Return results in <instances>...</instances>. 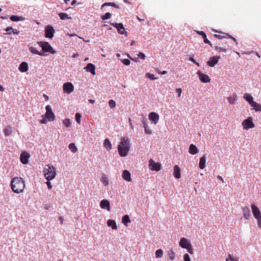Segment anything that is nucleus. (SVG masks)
I'll list each match as a JSON object with an SVG mask.
<instances>
[{"mask_svg": "<svg viewBox=\"0 0 261 261\" xmlns=\"http://www.w3.org/2000/svg\"><path fill=\"white\" fill-rule=\"evenodd\" d=\"M44 176L47 180L53 179L56 176L55 167L52 165H47L44 168Z\"/></svg>", "mask_w": 261, "mask_h": 261, "instance_id": "obj_2", "label": "nucleus"}, {"mask_svg": "<svg viewBox=\"0 0 261 261\" xmlns=\"http://www.w3.org/2000/svg\"><path fill=\"white\" fill-rule=\"evenodd\" d=\"M244 98L248 102V103L251 105L254 101L253 100V98L250 94L248 93H245L244 94L243 96Z\"/></svg>", "mask_w": 261, "mask_h": 261, "instance_id": "obj_25", "label": "nucleus"}, {"mask_svg": "<svg viewBox=\"0 0 261 261\" xmlns=\"http://www.w3.org/2000/svg\"><path fill=\"white\" fill-rule=\"evenodd\" d=\"M204 39V42L206 44H209L211 47H213L212 43L211 42L206 38V36H205V38H203Z\"/></svg>", "mask_w": 261, "mask_h": 261, "instance_id": "obj_56", "label": "nucleus"}, {"mask_svg": "<svg viewBox=\"0 0 261 261\" xmlns=\"http://www.w3.org/2000/svg\"><path fill=\"white\" fill-rule=\"evenodd\" d=\"M179 246L182 248L187 249L188 252L190 254H193V251L192 245L187 239L185 238H181L180 240Z\"/></svg>", "mask_w": 261, "mask_h": 261, "instance_id": "obj_5", "label": "nucleus"}, {"mask_svg": "<svg viewBox=\"0 0 261 261\" xmlns=\"http://www.w3.org/2000/svg\"><path fill=\"white\" fill-rule=\"evenodd\" d=\"M68 147L70 151L73 153L76 152L77 150L76 146L73 143H70L69 144Z\"/></svg>", "mask_w": 261, "mask_h": 261, "instance_id": "obj_32", "label": "nucleus"}, {"mask_svg": "<svg viewBox=\"0 0 261 261\" xmlns=\"http://www.w3.org/2000/svg\"><path fill=\"white\" fill-rule=\"evenodd\" d=\"M4 131L5 135L6 136H9L12 133V129L11 126H7L6 128H5Z\"/></svg>", "mask_w": 261, "mask_h": 261, "instance_id": "obj_33", "label": "nucleus"}, {"mask_svg": "<svg viewBox=\"0 0 261 261\" xmlns=\"http://www.w3.org/2000/svg\"><path fill=\"white\" fill-rule=\"evenodd\" d=\"M237 99L238 97L236 94H233L227 98L228 102L231 105L234 104Z\"/></svg>", "mask_w": 261, "mask_h": 261, "instance_id": "obj_28", "label": "nucleus"}, {"mask_svg": "<svg viewBox=\"0 0 261 261\" xmlns=\"http://www.w3.org/2000/svg\"><path fill=\"white\" fill-rule=\"evenodd\" d=\"M43 96L44 98H45V100L47 101L48 100V96L47 95H46L45 94H44Z\"/></svg>", "mask_w": 261, "mask_h": 261, "instance_id": "obj_64", "label": "nucleus"}, {"mask_svg": "<svg viewBox=\"0 0 261 261\" xmlns=\"http://www.w3.org/2000/svg\"><path fill=\"white\" fill-rule=\"evenodd\" d=\"M16 177L13 178L12 179L11 183V189L14 193H16V189H15L16 187L14 185V182H15V181L16 180Z\"/></svg>", "mask_w": 261, "mask_h": 261, "instance_id": "obj_39", "label": "nucleus"}, {"mask_svg": "<svg viewBox=\"0 0 261 261\" xmlns=\"http://www.w3.org/2000/svg\"><path fill=\"white\" fill-rule=\"evenodd\" d=\"M38 44L42 48V53H50V54H55L57 53L47 42L40 41L38 42Z\"/></svg>", "mask_w": 261, "mask_h": 261, "instance_id": "obj_3", "label": "nucleus"}, {"mask_svg": "<svg viewBox=\"0 0 261 261\" xmlns=\"http://www.w3.org/2000/svg\"><path fill=\"white\" fill-rule=\"evenodd\" d=\"M25 188L24 181L21 177H17V193L22 192Z\"/></svg>", "mask_w": 261, "mask_h": 261, "instance_id": "obj_15", "label": "nucleus"}, {"mask_svg": "<svg viewBox=\"0 0 261 261\" xmlns=\"http://www.w3.org/2000/svg\"><path fill=\"white\" fill-rule=\"evenodd\" d=\"M29 50L33 54L38 55L41 56H44V54L41 51H38L36 47L31 46L29 47Z\"/></svg>", "mask_w": 261, "mask_h": 261, "instance_id": "obj_27", "label": "nucleus"}, {"mask_svg": "<svg viewBox=\"0 0 261 261\" xmlns=\"http://www.w3.org/2000/svg\"><path fill=\"white\" fill-rule=\"evenodd\" d=\"M75 120L76 121V122L78 123V124H80L81 123V115L79 113H76L75 114Z\"/></svg>", "mask_w": 261, "mask_h": 261, "instance_id": "obj_44", "label": "nucleus"}, {"mask_svg": "<svg viewBox=\"0 0 261 261\" xmlns=\"http://www.w3.org/2000/svg\"><path fill=\"white\" fill-rule=\"evenodd\" d=\"M197 74L201 82L206 83H209L211 81V79L207 74L203 73L200 71H197Z\"/></svg>", "mask_w": 261, "mask_h": 261, "instance_id": "obj_13", "label": "nucleus"}, {"mask_svg": "<svg viewBox=\"0 0 261 261\" xmlns=\"http://www.w3.org/2000/svg\"><path fill=\"white\" fill-rule=\"evenodd\" d=\"M18 69L22 72H27L29 69L28 63L25 62H22L19 65Z\"/></svg>", "mask_w": 261, "mask_h": 261, "instance_id": "obj_20", "label": "nucleus"}, {"mask_svg": "<svg viewBox=\"0 0 261 261\" xmlns=\"http://www.w3.org/2000/svg\"><path fill=\"white\" fill-rule=\"evenodd\" d=\"M128 122H129V125L130 126L131 129H134V126H133V125L132 124V120H131L130 118H128Z\"/></svg>", "mask_w": 261, "mask_h": 261, "instance_id": "obj_61", "label": "nucleus"}, {"mask_svg": "<svg viewBox=\"0 0 261 261\" xmlns=\"http://www.w3.org/2000/svg\"><path fill=\"white\" fill-rule=\"evenodd\" d=\"M205 163H206V156L205 155H203L202 157L200 158L199 167L201 169H203L205 167Z\"/></svg>", "mask_w": 261, "mask_h": 261, "instance_id": "obj_23", "label": "nucleus"}, {"mask_svg": "<svg viewBox=\"0 0 261 261\" xmlns=\"http://www.w3.org/2000/svg\"><path fill=\"white\" fill-rule=\"evenodd\" d=\"M214 37L218 39H222L223 38H226V37L224 36H221L220 35L215 34L214 35Z\"/></svg>", "mask_w": 261, "mask_h": 261, "instance_id": "obj_55", "label": "nucleus"}, {"mask_svg": "<svg viewBox=\"0 0 261 261\" xmlns=\"http://www.w3.org/2000/svg\"><path fill=\"white\" fill-rule=\"evenodd\" d=\"M50 180H47L46 182V184L47 186V188L48 189H51L52 188V186H51V182L49 181Z\"/></svg>", "mask_w": 261, "mask_h": 261, "instance_id": "obj_58", "label": "nucleus"}, {"mask_svg": "<svg viewBox=\"0 0 261 261\" xmlns=\"http://www.w3.org/2000/svg\"><path fill=\"white\" fill-rule=\"evenodd\" d=\"M84 69L87 72H90L93 75L95 74V66L92 63H88L87 66L84 67Z\"/></svg>", "mask_w": 261, "mask_h": 261, "instance_id": "obj_18", "label": "nucleus"}, {"mask_svg": "<svg viewBox=\"0 0 261 261\" xmlns=\"http://www.w3.org/2000/svg\"><path fill=\"white\" fill-rule=\"evenodd\" d=\"M63 88L64 92L67 94H70L74 90L73 85L72 83L69 82L64 83L63 86Z\"/></svg>", "mask_w": 261, "mask_h": 261, "instance_id": "obj_11", "label": "nucleus"}, {"mask_svg": "<svg viewBox=\"0 0 261 261\" xmlns=\"http://www.w3.org/2000/svg\"><path fill=\"white\" fill-rule=\"evenodd\" d=\"M100 206L102 209H106L108 211H110V204L109 201L106 199L102 200L100 202Z\"/></svg>", "mask_w": 261, "mask_h": 261, "instance_id": "obj_17", "label": "nucleus"}, {"mask_svg": "<svg viewBox=\"0 0 261 261\" xmlns=\"http://www.w3.org/2000/svg\"><path fill=\"white\" fill-rule=\"evenodd\" d=\"M217 178H218L219 179H220V180H221L223 183H224V179H223V177H222L221 176H220V175H218V176H217Z\"/></svg>", "mask_w": 261, "mask_h": 261, "instance_id": "obj_63", "label": "nucleus"}, {"mask_svg": "<svg viewBox=\"0 0 261 261\" xmlns=\"http://www.w3.org/2000/svg\"><path fill=\"white\" fill-rule=\"evenodd\" d=\"M243 214L244 217L246 219H248L250 216V208L248 206H245L243 208Z\"/></svg>", "mask_w": 261, "mask_h": 261, "instance_id": "obj_22", "label": "nucleus"}, {"mask_svg": "<svg viewBox=\"0 0 261 261\" xmlns=\"http://www.w3.org/2000/svg\"><path fill=\"white\" fill-rule=\"evenodd\" d=\"M130 148V143L128 138L122 137L121 139L120 144L118 146V151L119 155L122 157L127 155Z\"/></svg>", "mask_w": 261, "mask_h": 261, "instance_id": "obj_1", "label": "nucleus"}, {"mask_svg": "<svg viewBox=\"0 0 261 261\" xmlns=\"http://www.w3.org/2000/svg\"><path fill=\"white\" fill-rule=\"evenodd\" d=\"M30 158V154L27 151H23L20 156V161L24 165L28 163L29 159Z\"/></svg>", "mask_w": 261, "mask_h": 261, "instance_id": "obj_12", "label": "nucleus"}, {"mask_svg": "<svg viewBox=\"0 0 261 261\" xmlns=\"http://www.w3.org/2000/svg\"><path fill=\"white\" fill-rule=\"evenodd\" d=\"M121 61L125 65H129L130 63V61L127 59L121 60Z\"/></svg>", "mask_w": 261, "mask_h": 261, "instance_id": "obj_51", "label": "nucleus"}, {"mask_svg": "<svg viewBox=\"0 0 261 261\" xmlns=\"http://www.w3.org/2000/svg\"><path fill=\"white\" fill-rule=\"evenodd\" d=\"M63 124L64 125L67 127H70L71 125V122L69 119H65L63 121Z\"/></svg>", "mask_w": 261, "mask_h": 261, "instance_id": "obj_38", "label": "nucleus"}, {"mask_svg": "<svg viewBox=\"0 0 261 261\" xmlns=\"http://www.w3.org/2000/svg\"><path fill=\"white\" fill-rule=\"evenodd\" d=\"M168 255L170 260H173L175 259V255L173 251L170 250L168 252Z\"/></svg>", "mask_w": 261, "mask_h": 261, "instance_id": "obj_40", "label": "nucleus"}, {"mask_svg": "<svg viewBox=\"0 0 261 261\" xmlns=\"http://www.w3.org/2000/svg\"><path fill=\"white\" fill-rule=\"evenodd\" d=\"M149 168L153 171H159L161 170V164L155 163L153 160L150 159L149 161Z\"/></svg>", "mask_w": 261, "mask_h": 261, "instance_id": "obj_10", "label": "nucleus"}, {"mask_svg": "<svg viewBox=\"0 0 261 261\" xmlns=\"http://www.w3.org/2000/svg\"><path fill=\"white\" fill-rule=\"evenodd\" d=\"M197 34H198V35H201L202 38H205V36H206L205 33L202 31H197L196 32Z\"/></svg>", "mask_w": 261, "mask_h": 261, "instance_id": "obj_54", "label": "nucleus"}, {"mask_svg": "<svg viewBox=\"0 0 261 261\" xmlns=\"http://www.w3.org/2000/svg\"><path fill=\"white\" fill-rule=\"evenodd\" d=\"M11 20L16 21V15H13L10 17Z\"/></svg>", "mask_w": 261, "mask_h": 261, "instance_id": "obj_62", "label": "nucleus"}, {"mask_svg": "<svg viewBox=\"0 0 261 261\" xmlns=\"http://www.w3.org/2000/svg\"><path fill=\"white\" fill-rule=\"evenodd\" d=\"M122 222L124 225L127 226V224L130 222V220L128 215H124L122 218Z\"/></svg>", "mask_w": 261, "mask_h": 261, "instance_id": "obj_31", "label": "nucleus"}, {"mask_svg": "<svg viewBox=\"0 0 261 261\" xmlns=\"http://www.w3.org/2000/svg\"><path fill=\"white\" fill-rule=\"evenodd\" d=\"M107 225L109 227H111L113 229H117V226L115 221L113 220H109L107 221Z\"/></svg>", "mask_w": 261, "mask_h": 261, "instance_id": "obj_30", "label": "nucleus"}, {"mask_svg": "<svg viewBox=\"0 0 261 261\" xmlns=\"http://www.w3.org/2000/svg\"><path fill=\"white\" fill-rule=\"evenodd\" d=\"M26 18L22 16H17V21H22L25 20Z\"/></svg>", "mask_w": 261, "mask_h": 261, "instance_id": "obj_59", "label": "nucleus"}, {"mask_svg": "<svg viewBox=\"0 0 261 261\" xmlns=\"http://www.w3.org/2000/svg\"><path fill=\"white\" fill-rule=\"evenodd\" d=\"M47 118L46 117L45 118H43L42 120H40V122L42 124H45L47 123V120H46Z\"/></svg>", "mask_w": 261, "mask_h": 261, "instance_id": "obj_60", "label": "nucleus"}, {"mask_svg": "<svg viewBox=\"0 0 261 261\" xmlns=\"http://www.w3.org/2000/svg\"><path fill=\"white\" fill-rule=\"evenodd\" d=\"M46 113L45 117L48 119L49 121H53L55 120V116L54 113L53 112L51 108L49 105H47L45 107Z\"/></svg>", "mask_w": 261, "mask_h": 261, "instance_id": "obj_8", "label": "nucleus"}, {"mask_svg": "<svg viewBox=\"0 0 261 261\" xmlns=\"http://www.w3.org/2000/svg\"><path fill=\"white\" fill-rule=\"evenodd\" d=\"M184 261H191L190 256L188 254H185L184 256Z\"/></svg>", "mask_w": 261, "mask_h": 261, "instance_id": "obj_53", "label": "nucleus"}, {"mask_svg": "<svg viewBox=\"0 0 261 261\" xmlns=\"http://www.w3.org/2000/svg\"><path fill=\"white\" fill-rule=\"evenodd\" d=\"M112 16L111 13L109 12L106 13L104 15L101 16V19L102 20H106L109 19Z\"/></svg>", "mask_w": 261, "mask_h": 261, "instance_id": "obj_42", "label": "nucleus"}, {"mask_svg": "<svg viewBox=\"0 0 261 261\" xmlns=\"http://www.w3.org/2000/svg\"><path fill=\"white\" fill-rule=\"evenodd\" d=\"M146 76L150 80H155L156 79V77H155L154 76V75L152 74V73H146Z\"/></svg>", "mask_w": 261, "mask_h": 261, "instance_id": "obj_46", "label": "nucleus"}, {"mask_svg": "<svg viewBox=\"0 0 261 261\" xmlns=\"http://www.w3.org/2000/svg\"><path fill=\"white\" fill-rule=\"evenodd\" d=\"M149 119L154 124H156L159 120V115L155 112H150L148 115Z\"/></svg>", "mask_w": 261, "mask_h": 261, "instance_id": "obj_14", "label": "nucleus"}, {"mask_svg": "<svg viewBox=\"0 0 261 261\" xmlns=\"http://www.w3.org/2000/svg\"><path fill=\"white\" fill-rule=\"evenodd\" d=\"M144 131H145V133L146 134H148V135H151L152 134V131L149 128V126L148 125L146 126L145 127H144Z\"/></svg>", "mask_w": 261, "mask_h": 261, "instance_id": "obj_48", "label": "nucleus"}, {"mask_svg": "<svg viewBox=\"0 0 261 261\" xmlns=\"http://www.w3.org/2000/svg\"><path fill=\"white\" fill-rule=\"evenodd\" d=\"M189 60L192 62L193 63L195 64L198 66H199V63L197 62L194 59V55H190L189 57Z\"/></svg>", "mask_w": 261, "mask_h": 261, "instance_id": "obj_49", "label": "nucleus"}, {"mask_svg": "<svg viewBox=\"0 0 261 261\" xmlns=\"http://www.w3.org/2000/svg\"><path fill=\"white\" fill-rule=\"evenodd\" d=\"M215 49L216 50L219 51V52L226 53L227 51V50L226 48H225L224 47H219L218 46H215Z\"/></svg>", "mask_w": 261, "mask_h": 261, "instance_id": "obj_41", "label": "nucleus"}, {"mask_svg": "<svg viewBox=\"0 0 261 261\" xmlns=\"http://www.w3.org/2000/svg\"><path fill=\"white\" fill-rule=\"evenodd\" d=\"M138 57L139 58L144 60L145 58V55L144 53L142 52H139V53L138 54Z\"/></svg>", "mask_w": 261, "mask_h": 261, "instance_id": "obj_52", "label": "nucleus"}, {"mask_svg": "<svg viewBox=\"0 0 261 261\" xmlns=\"http://www.w3.org/2000/svg\"><path fill=\"white\" fill-rule=\"evenodd\" d=\"M220 58V57L217 56L211 57L207 62V64L210 67H214L218 63Z\"/></svg>", "mask_w": 261, "mask_h": 261, "instance_id": "obj_16", "label": "nucleus"}, {"mask_svg": "<svg viewBox=\"0 0 261 261\" xmlns=\"http://www.w3.org/2000/svg\"><path fill=\"white\" fill-rule=\"evenodd\" d=\"M239 261V260L231 255V254H229L228 257L226 259V261Z\"/></svg>", "mask_w": 261, "mask_h": 261, "instance_id": "obj_43", "label": "nucleus"}, {"mask_svg": "<svg viewBox=\"0 0 261 261\" xmlns=\"http://www.w3.org/2000/svg\"><path fill=\"white\" fill-rule=\"evenodd\" d=\"M198 152V149L195 145L192 144L190 145L189 152L190 154H191L192 155H194V154H196V153H197Z\"/></svg>", "mask_w": 261, "mask_h": 261, "instance_id": "obj_24", "label": "nucleus"}, {"mask_svg": "<svg viewBox=\"0 0 261 261\" xmlns=\"http://www.w3.org/2000/svg\"><path fill=\"white\" fill-rule=\"evenodd\" d=\"M242 125L243 127V129L245 130H248L249 129L253 128L255 126L251 117H249L248 118L243 120Z\"/></svg>", "mask_w": 261, "mask_h": 261, "instance_id": "obj_6", "label": "nucleus"}, {"mask_svg": "<svg viewBox=\"0 0 261 261\" xmlns=\"http://www.w3.org/2000/svg\"><path fill=\"white\" fill-rule=\"evenodd\" d=\"M141 121L144 127L148 125V122L146 118H143Z\"/></svg>", "mask_w": 261, "mask_h": 261, "instance_id": "obj_50", "label": "nucleus"}, {"mask_svg": "<svg viewBox=\"0 0 261 261\" xmlns=\"http://www.w3.org/2000/svg\"><path fill=\"white\" fill-rule=\"evenodd\" d=\"M176 92L178 93V97H180L181 95V93L182 92V90L181 88H177L176 89Z\"/></svg>", "mask_w": 261, "mask_h": 261, "instance_id": "obj_57", "label": "nucleus"}, {"mask_svg": "<svg viewBox=\"0 0 261 261\" xmlns=\"http://www.w3.org/2000/svg\"><path fill=\"white\" fill-rule=\"evenodd\" d=\"M110 24L117 29L118 33L121 35H124L127 36V32L125 31L123 25L121 23H110Z\"/></svg>", "mask_w": 261, "mask_h": 261, "instance_id": "obj_7", "label": "nucleus"}, {"mask_svg": "<svg viewBox=\"0 0 261 261\" xmlns=\"http://www.w3.org/2000/svg\"><path fill=\"white\" fill-rule=\"evenodd\" d=\"M173 175L175 178L179 179L180 178V169L177 165L174 167Z\"/></svg>", "mask_w": 261, "mask_h": 261, "instance_id": "obj_21", "label": "nucleus"}, {"mask_svg": "<svg viewBox=\"0 0 261 261\" xmlns=\"http://www.w3.org/2000/svg\"><path fill=\"white\" fill-rule=\"evenodd\" d=\"M251 208L254 217L256 219L259 227H261V212L255 204L251 205Z\"/></svg>", "mask_w": 261, "mask_h": 261, "instance_id": "obj_4", "label": "nucleus"}, {"mask_svg": "<svg viewBox=\"0 0 261 261\" xmlns=\"http://www.w3.org/2000/svg\"><path fill=\"white\" fill-rule=\"evenodd\" d=\"M59 16L62 20L71 19V17H69L68 15L66 13H60L59 14Z\"/></svg>", "mask_w": 261, "mask_h": 261, "instance_id": "obj_34", "label": "nucleus"}, {"mask_svg": "<svg viewBox=\"0 0 261 261\" xmlns=\"http://www.w3.org/2000/svg\"><path fill=\"white\" fill-rule=\"evenodd\" d=\"M55 33V29L50 25H47L45 28V37L52 39Z\"/></svg>", "mask_w": 261, "mask_h": 261, "instance_id": "obj_9", "label": "nucleus"}, {"mask_svg": "<svg viewBox=\"0 0 261 261\" xmlns=\"http://www.w3.org/2000/svg\"><path fill=\"white\" fill-rule=\"evenodd\" d=\"M163 255V251L162 249H158L155 252V257L156 258H161Z\"/></svg>", "mask_w": 261, "mask_h": 261, "instance_id": "obj_37", "label": "nucleus"}, {"mask_svg": "<svg viewBox=\"0 0 261 261\" xmlns=\"http://www.w3.org/2000/svg\"><path fill=\"white\" fill-rule=\"evenodd\" d=\"M106 6H112V7H115L116 8H117V9L119 8L118 5H117L115 3H104L101 6V7L103 8V7Z\"/></svg>", "mask_w": 261, "mask_h": 261, "instance_id": "obj_35", "label": "nucleus"}, {"mask_svg": "<svg viewBox=\"0 0 261 261\" xmlns=\"http://www.w3.org/2000/svg\"><path fill=\"white\" fill-rule=\"evenodd\" d=\"M250 106L253 107V110L255 111L261 112V105L259 103L254 101Z\"/></svg>", "mask_w": 261, "mask_h": 261, "instance_id": "obj_29", "label": "nucleus"}, {"mask_svg": "<svg viewBox=\"0 0 261 261\" xmlns=\"http://www.w3.org/2000/svg\"><path fill=\"white\" fill-rule=\"evenodd\" d=\"M122 178L127 181H132L130 173L126 170H124L122 172Z\"/></svg>", "mask_w": 261, "mask_h": 261, "instance_id": "obj_19", "label": "nucleus"}, {"mask_svg": "<svg viewBox=\"0 0 261 261\" xmlns=\"http://www.w3.org/2000/svg\"><path fill=\"white\" fill-rule=\"evenodd\" d=\"M109 106L111 108H114L116 107V102L112 99L109 101Z\"/></svg>", "mask_w": 261, "mask_h": 261, "instance_id": "obj_45", "label": "nucleus"}, {"mask_svg": "<svg viewBox=\"0 0 261 261\" xmlns=\"http://www.w3.org/2000/svg\"><path fill=\"white\" fill-rule=\"evenodd\" d=\"M7 34H11V32H13V34H16L15 30L12 29V27H8L6 29Z\"/></svg>", "mask_w": 261, "mask_h": 261, "instance_id": "obj_47", "label": "nucleus"}, {"mask_svg": "<svg viewBox=\"0 0 261 261\" xmlns=\"http://www.w3.org/2000/svg\"><path fill=\"white\" fill-rule=\"evenodd\" d=\"M101 181L105 186L109 185V179L106 175H103L101 177Z\"/></svg>", "mask_w": 261, "mask_h": 261, "instance_id": "obj_36", "label": "nucleus"}, {"mask_svg": "<svg viewBox=\"0 0 261 261\" xmlns=\"http://www.w3.org/2000/svg\"><path fill=\"white\" fill-rule=\"evenodd\" d=\"M103 146L108 150H110L112 149V144L109 139L106 138L105 139L103 142Z\"/></svg>", "mask_w": 261, "mask_h": 261, "instance_id": "obj_26", "label": "nucleus"}]
</instances>
